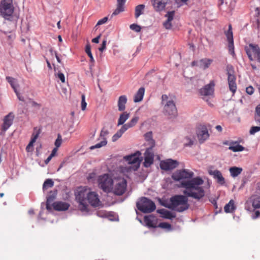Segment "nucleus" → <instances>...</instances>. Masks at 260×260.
<instances>
[{
	"mask_svg": "<svg viewBox=\"0 0 260 260\" xmlns=\"http://www.w3.org/2000/svg\"><path fill=\"white\" fill-rule=\"evenodd\" d=\"M168 0H152V5L156 11H161L163 10L167 4Z\"/></svg>",
	"mask_w": 260,
	"mask_h": 260,
	"instance_id": "22",
	"label": "nucleus"
},
{
	"mask_svg": "<svg viewBox=\"0 0 260 260\" xmlns=\"http://www.w3.org/2000/svg\"><path fill=\"white\" fill-rule=\"evenodd\" d=\"M161 100V103L164 105V114L170 119L176 117L177 110L174 102L172 100H168V96L166 94L162 95Z\"/></svg>",
	"mask_w": 260,
	"mask_h": 260,
	"instance_id": "3",
	"label": "nucleus"
},
{
	"mask_svg": "<svg viewBox=\"0 0 260 260\" xmlns=\"http://www.w3.org/2000/svg\"><path fill=\"white\" fill-rule=\"evenodd\" d=\"M193 175V172L187 169H182L177 170L173 173L172 178L175 181H187L192 179Z\"/></svg>",
	"mask_w": 260,
	"mask_h": 260,
	"instance_id": "8",
	"label": "nucleus"
},
{
	"mask_svg": "<svg viewBox=\"0 0 260 260\" xmlns=\"http://www.w3.org/2000/svg\"><path fill=\"white\" fill-rule=\"evenodd\" d=\"M215 84L213 81H211L209 84L205 85L203 88L200 90L201 95L204 96H208L213 95L214 93V87Z\"/></svg>",
	"mask_w": 260,
	"mask_h": 260,
	"instance_id": "17",
	"label": "nucleus"
},
{
	"mask_svg": "<svg viewBox=\"0 0 260 260\" xmlns=\"http://www.w3.org/2000/svg\"><path fill=\"white\" fill-rule=\"evenodd\" d=\"M140 155L141 153L139 151H137L133 154L126 156L124 157L129 164L133 165V166L131 167V169L133 171L137 170L140 167L141 161L140 158Z\"/></svg>",
	"mask_w": 260,
	"mask_h": 260,
	"instance_id": "10",
	"label": "nucleus"
},
{
	"mask_svg": "<svg viewBox=\"0 0 260 260\" xmlns=\"http://www.w3.org/2000/svg\"><path fill=\"white\" fill-rule=\"evenodd\" d=\"M46 62L47 64V67L49 68V69L52 70V68L51 65L47 58H46Z\"/></svg>",
	"mask_w": 260,
	"mask_h": 260,
	"instance_id": "60",
	"label": "nucleus"
},
{
	"mask_svg": "<svg viewBox=\"0 0 260 260\" xmlns=\"http://www.w3.org/2000/svg\"><path fill=\"white\" fill-rule=\"evenodd\" d=\"M252 206L254 208H260V196L254 199Z\"/></svg>",
	"mask_w": 260,
	"mask_h": 260,
	"instance_id": "41",
	"label": "nucleus"
},
{
	"mask_svg": "<svg viewBox=\"0 0 260 260\" xmlns=\"http://www.w3.org/2000/svg\"><path fill=\"white\" fill-rule=\"evenodd\" d=\"M129 128H131V127L128 124V123H127L126 124L123 125L121 128L119 129V131L122 134H123L127 129H128Z\"/></svg>",
	"mask_w": 260,
	"mask_h": 260,
	"instance_id": "50",
	"label": "nucleus"
},
{
	"mask_svg": "<svg viewBox=\"0 0 260 260\" xmlns=\"http://www.w3.org/2000/svg\"><path fill=\"white\" fill-rule=\"evenodd\" d=\"M236 207L234 205V201L233 200L230 201L228 204L224 206V209L226 213H232L234 211Z\"/></svg>",
	"mask_w": 260,
	"mask_h": 260,
	"instance_id": "33",
	"label": "nucleus"
},
{
	"mask_svg": "<svg viewBox=\"0 0 260 260\" xmlns=\"http://www.w3.org/2000/svg\"><path fill=\"white\" fill-rule=\"evenodd\" d=\"M98 183L100 188L105 192H109L112 191L113 181L108 174L100 176L98 178Z\"/></svg>",
	"mask_w": 260,
	"mask_h": 260,
	"instance_id": "7",
	"label": "nucleus"
},
{
	"mask_svg": "<svg viewBox=\"0 0 260 260\" xmlns=\"http://www.w3.org/2000/svg\"><path fill=\"white\" fill-rule=\"evenodd\" d=\"M96 214H97V215L100 217H103L107 216V214L105 211H99L97 212Z\"/></svg>",
	"mask_w": 260,
	"mask_h": 260,
	"instance_id": "56",
	"label": "nucleus"
},
{
	"mask_svg": "<svg viewBox=\"0 0 260 260\" xmlns=\"http://www.w3.org/2000/svg\"><path fill=\"white\" fill-rule=\"evenodd\" d=\"M106 44H107V40H104L102 42L101 46L99 49L100 51L102 52L106 49Z\"/></svg>",
	"mask_w": 260,
	"mask_h": 260,
	"instance_id": "51",
	"label": "nucleus"
},
{
	"mask_svg": "<svg viewBox=\"0 0 260 260\" xmlns=\"http://www.w3.org/2000/svg\"><path fill=\"white\" fill-rule=\"evenodd\" d=\"M145 8L144 5H139L135 8V17L138 18L141 14H143Z\"/></svg>",
	"mask_w": 260,
	"mask_h": 260,
	"instance_id": "37",
	"label": "nucleus"
},
{
	"mask_svg": "<svg viewBox=\"0 0 260 260\" xmlns=\"http://www.w3.org/2000/svg\"><path fill=\"white\" fill-rule=\"evenodd\" d=\"M69 204L61 201L55 202L53 203L52 207L56 211H66L70 207Z\"/></svg>",
	"mask_w": 260,
	"mask_h": 260,
	"instance_id": "20",
	"label": "nucleus"
},
{
	"mask_svg": "<svg viewBox=\"0 0 260 260\" xmlns=\"http://www.w3.org/2000/svg\"><path fill=\"white\" fill-rule=\"evenodd\" d=\"M154 147H148L144 153V166L145 167H149L153 163L154 157Z\"/></svg>",
	"mask_w": 260,
	"mask_h": 260,
	"instance_id": "12",
	"label": "nucleus"
},
{
	"mask_svg": "<svg viewBox=\"0 0 260 260\" xmlns=\"http://www.w3.org/2000/svg\"><path fill=\"white\" fill-rule=\"evenodd\" d=\"M178 162L176 160L169 159L165 161H161L160 163L161 169L168 171L172 170L177 167Z\"/></svg>",
	"mask_w": 260,
	"mask_h": 260,
	"instance_id": "14",
	"label": "nucleus"
},
{
	"mask_svg": "<svg viewBox=\"0 0 260 260\" xmlns=\"http://www.w3.org/2000/svg\"><path fill=\"white\" fill-rule=\"evenodd\" d=\"M87 103L85 102V95L82 94L81 95V109L84 111L86 109Z\"/></svg>",
	"mask_w": 260,
	"mask_h": 260,
	"instance_id": "44",
	"label": "nucleus"
},
{
	"mask_svg": "<svg viewBox=\"0 0 260 260\" xmlns=\"http://www.w3.org/2000/svg\"><path fill=\"white\" fill-rule=\"evenodd\" d=\"M126 0H117V7L110 16V18L124 11V5Z\"/></svg>",
	"mask_w": 260,
	"mask_h": 260,
	"instance_id": "21",
	"label": "nucleus"
},
{
	"mask_svg": "<svg viewBox=\"0 0 260 260\" xmlns=\"http://www.w3.org/2000/svg\"><path fill=\"white\" fill-rule=\"evenodd\" d=\"M76 200L79 203V208L81 211H88V204L93 207L101 205L98 194L91 191L86 186L78 187L75 192Z\"/></svg>",
	"mask_w": 260,
	"mask_h": 260,
	"instance_id": "2",
	"label": "nucleus"
},
{
	"mask_svg": "<svg viewBox=\"0 0 260 260\" xmlns=\"http://www.w3.org/2000/svg\"><path fill=\"white\" fill-rule=\"evenodd\" d=\"M259 215H260V212L258 211H256L255 212V216H254V218H256L258 217L259 216Z\"/></svg>",
	"mask_w": 260,
	"mask_h": 260,
	"instance_id": "64",
	"label": "nucleus"
},
{
	"mask_svg": "<svg viewBox=\"0 0 260 260\" xmlns=\"http://www.w3.org/2000/svg\"><path fill=\"white\" fill-rule=\"evenodd\" d=\"M227 40L229 42L228 48L229 52L233 55H235L233 34L231 24L229 25L228 30L225 32Z\"/></svg>",
	"mask_w": 260,
	"mask_h": 260,
	"instance_id": "13",
	"label": "nucleus"
},
{
	"mask_svg": "<svg viewBox=\"0 0 260 260\" xmlns=\"http://www.w3.org/2000/svg\"><path fill=\"white\" fill-rule=\"evenodd\" d=\"M101 38V35H99L98 37H96V38L93 39L92 40V42L93 43H98L99 42V40Z\"/></svg>",
	"mask_w": 260,
	"mask_h": 260,
	"instance_id": "57",
	"label": "nucleus"
},
{
	"mask_svg": "<svg viewBox=\"0 0 260 260\" xmlns=\"http://www.w3.org/2000/svg\"><path fill=\"white\" fill-rule=\"evenodd\" d=\"M157 227L161 228L162 229H171V225L170 223L167 222H160L159 223Z\"/></svg>",
	"mask_w": 260,
	"mask_h": 260,
	"instance_id": "45",
	"label": "nucleus"
},
{
	"mask_svg": "<svg viewBox=\"0 0 260 260\" xmlns=\"http://www.w3.org/2000/svg\"><path fill=\"white\" fill-rule=\"evenodd\" d=\"M31 105H32V106L35 107L40 108L41 107V105L40 104H38L35 101L31 102Z\"/></svg>",
	"mask_w": 260,
	"mask_h": 260,
	"instance_id": "59",
	"label": "nucleus"
},
{
	"mask_svg": "<svg viewBox=\"0 0 260 260\" xmlns=\"http://www.w3.org/2000/svg\"><path fill=\"white\" fill-rule=\"evenodd\" d=\"M127 100V97L125 95H121L119 97L117 102L119 111H123L125 110Z\"/></svg>",
	"mask_w": 260,
	"mask_h": 260,
	"instance_id": "27",
	"label": "nucleus"
},
{
	"mask_svg": "<svg viewBox=\"0 0 260 260\" xmlns=\"http://www.w3.org/2000/svg\"><path fill=\"white\" fill-rule=\"evenodd\" d=\"M57 77L60 80L61 82H65V77L63 73L59 72L57 74Z\"/></svg>",
	"mask_w": 260,
	"mask_h": 260,
	"instance_id": "54",
	"label": "nucleus"
},
{
	"mask_svg": "<svg viewBox=\"0 0 260 260\" xmlns=\"http://www.w3.org/2000/svg\"><path fill=\"white\" fill-rule=\"evenodd\" d=\"M15 93H16L18 99L19 101L24 102V98L23 96H21L18 90H16L15 91Z\"/></svg>",
	"mask_w": 260,
	"mask_h": 260,
	"instance_id": "55",
	"label": "nucleus"
},
{
	"mask_svg": "<svg viewBox=\"0 0 260 260\" xmlns=\"http://www.w3.org/2000/svg\"><path fill=\"white\" fill-rule=\"evenodd\" d=\"M246 92L247 94L251 95L253 93L254 89L251 86H249L246 88Z\"/></svg>",
	"mask_w": 260,
	"mask_h": 260,
	"instance_id": "53",
	"label": "nucleus"
},
{
	"mask_svg": "<svg viewBox=\"0 0 260 260\" xmlns=\"http://www.w3.org/2000/svg\"><path fill=\"white\" fill-rule=\"evenodd\" d=\"M62 143V138L60 135L58 134L57 136V138L56 139L55 142V146L56 148H58L60 146Z\"/></svg>",
	"mask_w": 260,
	"mask_h": 260,
	"instance_id": "46",
	"label": "nucleus"
},
{
	"mask_svg": "<svg viewBox=\"0 0 260 260\" xmlns=\"http://www.w3.org/2000/svg\"><path fill=\"white\" fill-rule=\"evenodd\" d=\"M129 27L132 30H133L137 32H140L141 29V27L140 25L135 24V23L131 24L130 25Z\"/></svg>",
	"mask_w": 260,
	"mask_h": 260,
	"instance_id": "43",
	"label": "nucleus"
},
{
	"mask_svg": "<svg viewBox=\"0 0 260 260\" xmlns=\"http://www.w3.org/2000/svg\"><path fill=\"white\" fill-rule=\"evenodd\" d=\"M122 133L119 130L117 133L113 135L112 140L113 142L116 141L119 138H120L122 135Z\"/></svg>",
	"mask_w": 260,
	"mask_h": 260,
	"instance_id": "47",
	"label": "nucleus"
},
{
	"mask_svg": "<svg viewBox=\"0 0 260 260\" xmlns=\"http://www.w3.org/2000/svg\"><path fill=\"white\" fill-rule=\"evenodd\" d=\"M14 119V116L12 114L9 113L6 116L4 119V123L2 126L3 131H6L12 125Z\"/></svg>",
	"mask_w": 260,
	"mask_h": 260,
	"instance_id": "23",
	"label": "nucleus"
},
{
	"mask_svg": "<svg viewBox=\"0 0 260 260\" xmlns=\"http://www.w3.org/2000/svg\"><path fill=\"white\" fill-rule=\"evenodd\" d=\"M85 52L90 58V62L91 63L90 66H93L94 62V59L91 52V47L89 44H87L86 45Z\"/></svg>",
	"mask_w": 260,
	"mask_h": 260,
	"instance_id": "36",
	"label": "nucleus"
},
{
	"mask_svg": "<svg viewBox=\"0 0 260 260\" xmlns=\"http://www.w3.org/2000/svg\"><path fill=\"white\" fill-rule=\"evenodd\" d=\"M139 119V117L138 116H135L133 117V118L129 122H128V124L131 127H132L134 126L138 122V120Z\"/></svg>",
	"mask_w": 260,
	"mask_h": 260,
	"instance_id": "42",
	"label": "nucleus"
},
{
	"mask_svg": "<svg viewBox=\"0 0 260 260\" xmlns=\"http://www.w3.org/2000/svg\"><path fill=\"white\" fill-rule=\"evenodd\" d=\"M229 149L233 152H239L244 150V147L239 145L237 141H233L231 142Z\"/></svg>",
	"mask_w": 260,
	"mask_h": 260,
	"instance_id": "29",
	"label": "nucleus"
},
{
	"mask_svg": "<svg viewBox=\"0 0 260 260\" xmlns=\"http://www.w3.org/2000/svg\"><path fill=\"white\" fill-rule=\"evenodd\" d=\"M254 119L256 124L260 125V105H257L255 108Z\"/></svg>",
	"mask_w": 260,
	"mask_h": 260,
	"instance_id": "39",
	"label": "nucleus"
},
{
	"mask_svg": "<svg viewBox=\"0 0 260 260\" xmlns=\"http://www.w3.org/2000/svg\"><path fill=\"white\" fill-rule=\"evenodd\" d=\"M259 131H260V126H252L250 129L249 133L250 135H254Z\"/></svg>",
	"mask_w": 260,
	"mask_h": 260,
	"instance_id": "48",
	"label": "nucleus"
},
{
	"mask_svg": "<svg viewBox=\"0 0 260 260\" xmlns=\"http://www.w3.org/2000/svg\"><path fill=\"white\" fill-rule=\"evenodd\" d=\"M57 194L56 190L54 191H50L48 196L47 198L46 201V209L48 210H50L52 208V202L56 198Z\"/></svg>",
	"mask_w": 260,
	"mask_h": 260,
	"instance_id": "26",
	"label": "nucleus"
},
{
	"mask_svg": "<svg viewBox=\"0 0 260 260\" xmlns=\"http://www.w3.org/2000/svg\"><path fill=\"white\" fill-rule=\"evenodd\" d=\"M108 131L107 129H105L104 128L102 129L100 134V137L102 138V140L101 141L100 143H99L95 144V145L91 146L90 147V149L91 150H93L94 149L99 148L105 146L107 143V141L106 140L105 137L108 134Z\"/></svg>",
	"mask_w": 260,
	"mask_h": 260,
	"instance_id": "18",
	"label": "nucleus"
},
{
	"mask_svg": "<svg viewBox=\"0 0 260 260\" xmlns=\"http://www.w3.org/2000/svg\"><path fill=\"white\" fill-rule=\"evenodd\" d=\"M7 81L10 83L11 87L13 89L14 92L17 90V87L18 86L17 84L15 79L11 77H6Z\"/></svg>",
	"mask_w": 260,
	"mask_h": 260,
	"instance_id": "38",
	"label": "nucleus"
},
{
	"mask_svg": "<svg viewBox=\"0 0 260 260\" xmlns=\"http://www.w3.org/2000/svg\"><path fill=\"white\" fill-rule=\"evenodd\" d=\"M108 17H104L103 18L99 20V21L98 22V23L96 24V25H100L105 23L108 21Z\"/></svg>",
	"mask_w": 260,
	"mask_h": 260,
	"instance_id": "52",
	"label": "nucleus"
},
{
	"mask_svg": "<svg viewBox=\"0 0 260 260\" xmlns=\"http://www.w3.org/2000/svg\"><path fill=\"white\" fill-rule=\"evenodd\" d=\"M53 157H52L51 155H49L48 158L45 160V164H48L52 159Z\"/></svg>",
	"mask_w": 260,
	"mask_h": 260,
	"instance_id": "63",
	"label": "nucleus"
},
{
	"mask_svg": "<svg viewBox=\"0 0 260 260\" xmlns=\"http://www.w3.org/2000/svg\"><path fill=\"white\" fill-rule=\"evenodd\" d=\"M40 133L41 129L40 128H38L37 127L34 128V132L31 135L30 141L29 142V144L27 145L26 148V150L27 152H30L32 150V149H30V148H32L34 144L36 142Z\"/></svg>",
	"mask_w": 260,
	"mask_h": 260,
	"instance_id": "16",
	"label": "nucleus"
},
{
	"mask_svg": "<svg viewBox=\"0 0 260 260\" xmlns=\"http://www.w3.org/2000/svg\"><path fill=\"white\" fill-rule=\"evenodd\" d=\"M145 140L148 142L149 147H155L154 140L152 139V133L151 132H148L144 135Z\"/></svg>",
	"mask_w": 260,
	"mask_h": 260,
	"instance_id": "34",
	"label": "nucleus"
},
{
	"mask_svg": "<svg viewBox=\"0 0 260 260\" xmlns=\"http://www.w3.org/2000/svg\"><path fill=\"white\" fill-rule=\"evenodd\" d=\"M244 50L250 61L260 63V47L257 44L249 43L244 47Z\"/></svg>",
	"mask_w": 260,
	"mask_h": 260,
	"instance_id": "4",
	"label": "nucleus"
},
{
	"mask_svg": "<svg viewBox=\"0 0 260 260\" xmlns=\"http://www.w3.org/2000/svg\"><path fill=\"white\" fill-rule=\"evenodd\" d=\"M14 12L12 0H2L0 3V13L5 18L12 16Z\"/></svg>",
	"mask_w": 260,
	"mask_h": 260,
	"instance_id": "9",
	"label": "nucleus"
},
{
	"mask_svg": "<svg viewBox=\"0 0 260 260\" xmlns=\"http://www.w3.org/2000/svg\"><path fill=\"white\" fill-rule=\"evenodd\" d=\"M228 81L230 90L234 94L237 90V84L236 82V76L234 67L232 64H228L226 67Z\"/></svg>",
	"mask_w": 260,
	"mask_h": 260,
	"instance_id": "6",
	"label": "nucleus"
},
{
	"mask_svg": "<svg viewBox=\"0 0 260 260\" xmlns=\"http://www.w3.org/2000/svg\"><path fill=\"white\" fill-rule=\"evenodd\" d=\"M54 185V182L51 179H46L44 183L43 186V189L44 190L47 189L48 188L52 187Z\"/></svg>",
	"mask_w": 260,
	"mask_h": 260,
	"instance_id": "40",
	"label": "nucleus"
},
{
	"mask_svg": "<svg viewBox=\"0 0 260 260\" xmlns=\"http://www.w3.org/2000/svg\"><path fill=\"white\" fill-rule=\"evenodd\" d=\"M58 148L55 147L52 151L50 155H51L52 157H53L56 154Z\"/></svg>",
	"mask_w": 260,
	"mask_h": 260,
	"instance_id": "58",
	"label": "nucleus"
},
{
	"mask_svg": "<svg viewBox=\"0 0 260 260\" xmlns=\"http://www.w3.org/2000/svg\"><path fill=\"white\" fill-rule=\"evenodd\" d=\"M197 135L199 141L201 143H203L205 140L208 139L209 134L207 128L205 125H201L199 127Z\"/></svg>",
	"mask_w": 260,
	"mask_h": 260,
	"instance_id": "15",
	"label": "nucleus"
},
{
	"mask_svg": "<svg viewBox=\"0 0 260 260\" xmlns=\"http://www.w3.org/2000/svg\"><path fill=\"white\" fill-rule=\"evenodd\" d=\"M49 51L51 53V54L53 55L54 54L55 56V57L57 59V61L58 63H61V59H60L59 57L58 56L57 53L56 51H54L52 48H50L49 49Z\"/></svg>",
	"mask_w": 260,
	"mask_h": 260,
	"instance_id": "49",
	"label": "nucleus"
},
{
	"mask_svg": "<svg viewBox=\"0 0 260 260\" xmlns=\"http://www.w3.org/2000/svg\"><path fill=\"white\" fill-rule=\"evenodd\" d=\"M157 212L161 214V217L164 218L171 219L175 217V215L173 214L170 211L165 209L157 210Z\"/></svg>",
	"mask_w": 260,
	"mask_h": 260,
	"instance_id": "30",
	"label": "nucleus"
},
{
	"mask_svg": "<svg viewBox=\"0 0 260 260\" xmlns=\"http://www.w3.org/2000/svg\"><path fill=\"white\" fill-rule=\"evenodd\" d=\"M229 171L231 173V175L233 177H235L241 173L242 169L241 168L233 167L230 168Z\"/></svg>",
	"mask_w": 260,
	"mask_h": 260,
	"instance_id": "35",
	"label": "nucleus"
},
{
	"mask_svg": "<svg viewBox=\"0 0 260 260\" xmlns=\"http://www.w3.org/2000/svg\"><path fill=\"white\" fill-rule=\"evenodd\" d=\"M136 205L139 210L145 213H151L156 209L154 203L145 197L142 198L137 202Z\"/></svg>",
	"mask_w": 260,
	"mask_h": 260,
	"instance_id": "5",
	"label": "nucleus"
},
{
	"mask_svg": "<svg viewBox=\"0 0 260 260\" xmlns=\"http://www.w3.org/2000/svg\"><path fill=\"white\" fill-rule=\"evenodd\" d=\"M191 66H199V61H193L191 62Z\"/></svg>",
	"mask_w": 260,
	"mask_h": 260,
	"instance_id": "61",
	"label": "nucleus"
},
{
	"mask_svg": "<svg viewBox=\"0 0 260 260\" xmlns=\"http://www.w3.org/2000/svg\"><path fill=\"white\" fill-rule=\"evenodd\" d=\"M204 183V180L200 177L187 181L181 182L180 186L185 189L183 191L184 195H175L170 199V208L178 212H182L189 208L187 197H191L199 201L205 194V191L203 187L201 186Z\"/></svg>",
	"mask_w": 260,
	"mask_h": 260,
	"instance_id": "1",
	"label": "nucleus"
},
{
	"mask_svg": "<svg viewBox=\"0 0 260 260\" xmlns=\"http://www.w3.org/2000/svg\"><path fill=\"white\" fill-rule=\"evenodd\" d=\"M213 62V60L209 58H203L199 60V66L204 69L205 70L209 67L211 63Z\"/></svg>",
	"mask_w": 260,
	"mask_h": 260,
	"instance_id": "28",
	"label": "nucleus"
},
{
	"mask_svg": "<svg viewBox=\"0 0 260 260\" xmlns=\"http://www.w3.org/2000/svg\"><path fill=\"white\" fill-rule=\"evenodd\" d=\"M144 222L147 226L149 228H154L157 227V219L152 215L145 216Z\"/></svg>",
	"mask_w": 260,
	"mask_h": 260,
	"instance_id": "25",
	"label": "nucleus"
},
{
	"mask_svg": "<svg viewBox=\"0 0 260 260\" xmlns=\"http://www.w3.org/2000/svg\"><path fill=\"white\" fill-rule=\"evenodd\" d=\"M208 173L213 176V177L216 179V181L218 183L220 184H223L225 183V180L224 177L222 176V175L220 171L217 170H209Z\"/></svg>",
	"mask_w": 260,
	"mask_h": 260,
	"instance_id": "19",
	"label": "nucleus"
},
{
	"mask_svg": "<svg viewBox=\"0 0 260 260\" xmlns=\"http://www.w3.org/2000/svg\"><path fill=\"white\" fill-rule=\"evenodd\" d=\"M129 117V114L127 112H124L120 115L118 120L117 125H122Z\"/></svg>",
	"mask_w": 260,
	"mask_h": 260,
	"instance_id": "32",
	"label": "nucleus"
},
{
	"mask_svg": "<svg viewBox=\"0 0 260 260\" xmlns=\"http://www.w3.org/2000/svg\"><path fill=\"white\" fill-rule=\"evenodd\" d=\"M215 128L219 132H221L222 130V127L219 125L216 126Z\"/></svg>",
	"mask_w": 260,
	"mask_h": 260,
	"instance_id": "62",
	"label": "nucleus"
},
{
	"mask_svg": "<svg viewBox=\"0 0 260 260\" xmlns=\"http://www.w3.org/2000/svg\"><path fill=\"white\" fill-rule=\"evenodd\" d=\"M144 92L145 88L144 87L140 88L134 96V101L135 103L141 101L143 98Z\"/></svg>",
	"mask_w": 260,
	"mask_h": 260,
	"instance_id": "31",
	"label": "nucleus"
},
{
	"mask_svg": "<svg viewBox=\"0 0 260 260\" xmlns=\"http://www.w3.org/2000/svg\"><path fill=\"white\" fill-rule=\"evenodd\" d=\"M175 15V11H169L165 15L167 20L164 22L163 25L166 29H170L172 27L171 21L173 20Z\"/></svg>",
	"mask_w": 260,
	"mask_h": 260,
	"instance_id": "24",
	"label": "nucleus"
},
{
	"mask_svg": "<svg viewBox=\"0 0 260 260\" xmlns=\"http://www.w3.org/2000/svg\"><path fill=\"white\" fill-rule=\"evenodd\" d=\"M126 187V180L124 179H118L116 181L114 187L112 189L113 192L116 195H122L125 192Z\"/></svg>",
	"mask_w": 260,
	"mask_h": 260,
	"instance_id": "11",
	"label": "nucleus"
}]
</instances>
